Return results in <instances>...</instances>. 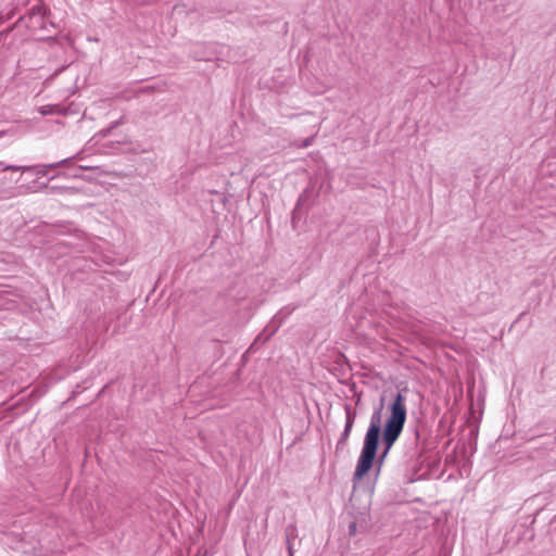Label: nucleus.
<instances>
[{
    "label": "nucleus",
    "mask_w": 556,
    "mask_h": 556,
    "mask_svg": "<svg viewBox=\"0 0 556 556\" xmlns=\"http://www.w3.org/2000/svg\"><path fill=\"white\" fill-rule=\"evenodd\" d=\"M388 418L386 420L383 430H382V445L383 451L378 457V470L380 466L384 462L387 455L389 454L393 444L397 441L401 435L406 418H407V408H406V396L403 392L399 391L393 397L392 403L388 407Z\"/></svg>",
    "instance_id": "1"
},
{
    "label": "nucleus",
    "mask_w": 556,
    "mask_h": 556,
    "mask_svg": "<svg viewBox=\"0 0 556 556\" xmlns=\"http://www.w3.org/2000/svg\"><path fill=\"white\" fill-rule=\"evenodd\" d=\"M92 260H93V262H94V264L97 266H100L102 263L103 264H111L114 261V257L111 254L98 255L94 252V256H93Z\"/></svg>",
    "instance_id": "7"
},
{
    "label": "nucleus",
    "mask_w": 556,
    "mask_h": 556,
    "mask_svg": "<svg viewBox=\"0 0 556 556\" xmlns=\"http://www.w3.org/2000/svg\"><path fill=\"white\" fill-rule=\"evenodd\" d=\"M191 55L199 61H208L211 59V53L206 51V46L201 43L193 46Z\"/></svg>",
    "instance_id": "6"
},
{
    "label": "nucleus",
    "mask_w": 556,
    "mask_h": 556,
    "mask_svg": "<svg viewBox=\"0 0 556 556\" xmlns=\"http://www.w3.org/2000/svg\"><path fill=\"white\" fill-rule=\"evenodd\" d=\"M286 534H287V545H288L289 556H293V551H292V546H291L290 536L291 535L292 536L295 535V527H293V526L287 527Z\"/></svg>",
    "instance_id": "8"
},
{
    "label": "nucleus",
    "mask_w": 556,
    "mask_h": 556,
    "mask_svg": "<svg viewBox=\"0 0 556 556\" xmlns=\"http://www.w3.org/2000/svg\"><path fill=\"white\" fill-rule=\"evenodd\" d=\"M3 169H4V170H13V172H16V170L22 169V167H21V166H16V165H7Z\"/></svg>",
    "instance_id": "11"
},
{
    "label": "nucleus",
    "mask_w": 556,
    "mask_h": 556,
    "mask_svg": "<svg viewBox=\"0 0 556 556\" xmlns=\"http://www.w3.org/2000/svg\"><path fill=\"white\" fill-rule=\"evenodd\" d=\"M40 113L42 115L51 114L52 113V108L50 105H43V106L40 108Z\"/></svg>",
    "instance_id": "10"
},
{
    "label": "nucleus",
    "mask_w": 556,
    "mask_h": 556,
    "mask_svg": "<svg viewBox=\"0 0 556 556\" xmlns=\"http://www.w3.org/2000/svg\"><path fill=\"white\" fill-rule=\"evenodd\" d=\"M344 410H345V425H344V429L340 435V439L337 442V446H336L337 452H339L340 450H342L345 446V444L350 438L352 428L354 426L355 418H356L355 410L349 404L345 405Z\"/></svg>",
    "instance_id": "3"
},
{
    "label": "nucleus",
    "mask_w": 556,
    "mask_h": 556,
    "mask_svg": "<svg viewBox=\"0 0 556 556\" xmlns=\"http://www.w3.org/2000/svg\"><path fill=\"white\" fill-rule=\"evenodd\" d=\"M356 532H357V525H356V522L353 521L349 525V534L355 535Z\"/></svg>",
    "instance_id": "9"
},
{
    "label": "nucleus",
    "mask_w": 556,
    "mask_h": 556,
    "mask_svg": "<svg viewBox=\"0 0 556 556\" xmlns=\"http://www.w3.org/2000/svg\"><path fill=\"white\" fill-rule=\"evenodd\" d=\"M78 155H75L73 157H67V159H64V160H61L59 162H55V163H51V164H45V165H38L36 166V174L38 175H48L49 170L52 169V168H56L59 166H63V165H68V164H72L73 163V160L75 159H78Z\"/></svg>",
    "instance_id": "5"
},
{
    "label": "nucleus",
    "mask_w": 556,
    "mask_h": 556,
    "mask_svg": "<svg viewBox=\"0 0 556 556\" xmlns=\"http://www.w3.org/2000/svg\"><path fill=\"white\" fill-rule=\"evenodd\" d=\"M381 432V408L375 409L370 416L369 427L366 431L361 455L353 475L354 480H361L372 467L377 456Z\"/></svg>",
    "instance_id": "2"
},
{
    "label": "nucleus",
    "mask_w": 556,
    "mask_h": 556,
    "mask_svg": "<svg viewBox=\"0 0 556 556\" xmlns=\"http://www.w3.org/2000/svg\"><path fill=\"white\" fill-rule=\"evenodd\" d=\"M4 135V131H0V138Z\"/></svg>",
    "instance_id": "13"
},
{
    "label": "nucleus",
    "mask_w": 556,
    "mask_h": 556,
    "mask_svg": "<svg viewBox=\"0 0 556 556\" xmlns=\"http://www.w3.org/2000/svg\"><path fill=\"white\" fill-rule=\"evenodd\" d=\"M290 312H287L286 314H283V309L280 311L278 314H276L273 319L270 320V323L267 325V327L264 329L263 333H261L257 339L260 340L262 336H265V340L269 339L270 336H273L277 329L280 327V325L282 324L283 321V318L289 314ZM256 342H254L255 344Z\"/></svg>",
    "instance_id": "4"
},
{
    "label": "nucleus",
    "mask_w": 556,
    "mask_h": 556,
    "mask_svg": "<svg viewBox=\"0 0 556 556\" xmlns=\"http://www.w3.org/2000/svg\"><path fill=\"white\" fill-rule=\"evenodd\" d=\"M311 141H312V139H307V140L304 142V147L309 146V144H311Z\"/></svg>",
    "instance_id": "12"
}]
</instances>
